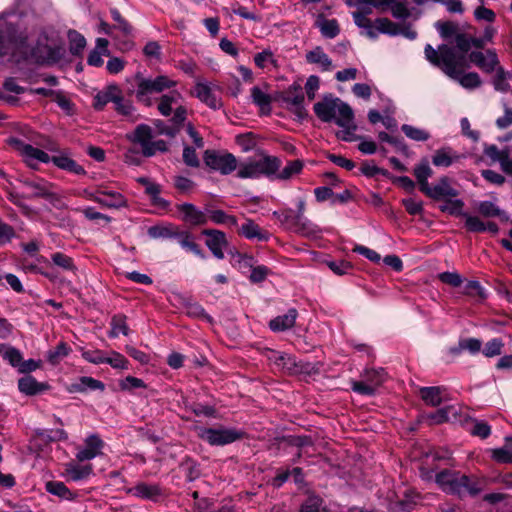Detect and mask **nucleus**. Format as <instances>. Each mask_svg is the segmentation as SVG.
Wrapping results in <instances>:
<instances>
[{
    "label": "nucleus",
    "instance_id": "38",
    "mask_svg": "<svg viewBox=\"0 0 512 512\" xmlns=\"http://www.w3.org/2000/svg\"><path fill=\"white\" fill-rule=\"evenodd\" d=\"M317 27L323 36L331 39L335 38L340 32L339 24L335 19L319 18L317 20Z\"/></svg>",
    "mask_w": 512,
    "mask_h": 512
},
{
    "label": "nucleus",
    "instance_id": "21",
    "mask_svg": "<svg viewBox=\"0 0 512 512\" xmlns=\"http://www.w3.org/2000/svg\"><path fill=\"white\" fill-rule=\"evenodd\" d=\"M298 312L291 308L286 314L275 317L269 322V327L274 332H281L292 328L295 325Z\"/></svg>",
    "mask_w": 512,
    "mask_h": 512
},
{
    "label": "nucleus",
    "instance_id": "37",
    "mask_svg": "<svg viewBox=\"0 0 512 512\" xmlns=\"http://www.w3.org/2000/svg\"><path fill=\"white\" fill-rule=\"evenodd\" d=\"M302 169L303 162L301 160L289 161L282 170H278L276 172L275 178L279 180H289L293 176L299 174Z\"/></svg>",
    "mask_w": 512,
    "mask_h": 512
},
{
    "label": "nucleus",
    "instance_id": "3",
    "mask_svg": "<svg viewBox=\"0 0 512 512\" xmlns=\"http://www.w3.org/2000/svg\"><path fill=\"white\" fill-rule=\"evenodd\" d=\"M350 6H355L357 9L352 13L355 24L363 30L370 39H376L379 33L388 34L391 36L398 35L399 25L394 23L388 18H377L374 22L368 18L372 14L374 6L371 0H346Z\"/></svg>",
    "mask_w": 512,
    "mask_h": 512
},
{
    "label": "nucleus",
    "instance_id": "19",
    "mask_svg": "<svg viewBox=\"0 0 512 512\" xmlns=\"http://www.w3.org/2000/svg\"><path fill=\"white\" fill-rule=\"evenodd\" d=\"M94 200L103 207L120 208L126 205V200L122 194L113 191L101 190L97 193Z\"/></svg>",
    "mask_w": 512,
    "mask_h": 512
},
{
    "label": "nucleus",
    "instance_id": "31",
    "mask_svg": "<svg viewBox=\"0 0 512 512\" xmlns=\"http://www.w3.org/2000/svg\"><path fill=\"white\" fill-rule=\"evenodd\" d=\"M444 389L441 387H423L420 389L422 400L430 406H439L443 401Z\"/></svg>",
    "mask_w": 512,
    "mask_h": 512
},
{
    "label": "nucleus",
    "instance_id": "48",
    "mask_svg": "<svg viewBox=\"0 0 512 512\" xmlns=\"http://www.w3.org/2000/svg\"><path fill=\"white\" fill-rule=\"evenodd\" d=\"M237 176L239 178H259V170L255 160H248L238 165Z\"/></svg>",
    "mask_w": 512,
    "mask_h": 512
},
{
    "label": "nucleus",
    "instance_id": "53",
    "mask_svg": "<svg viewBox=\"0 0 512 512\" xmlns=\"http://www.w3.org/2000/svg\"><path fill=\"white\" fill-rule=\"evenodd\" d=\"M106 364L115 369L126 370L128 369L129 361L122 354L112 351L110 356H106Z\"/></svg>",
    "mask_w": 512,
    "mask_h": 512
},
{
    "label": "nucleus",
    "instance_id": "8",
    "mask_svg": "<svg viewBox=\"0 0 512 512\" xmlns=\"http://www.w3.org/2000/svg\"><path fill=\"white\" fill-rule=\"evenodd\" d=\"M243 433L232 428H203L199 431V437L210 445H226L241 439Z\"/></svg>",
    "mask_w": 512,
    "mask_h": 512
},
{
    "label": "nucleus",
    "instance_id": "33",
    "mask_svg": "<svg viewBox=\"0 0 512 512\" xmlns=\"http://www.w3.org/2000/svg\"><path fill=\"white\" fill-rule=\"evenodd\" d=\"M207 216H208V220L212 221L213 223H215L217 225H226L228 227H234V226H237V224H238L235 216L229 215L220 209H214V210L207 209Z\"/></svg>",
    "mask_w": 512,
    "mask_h": 512
},
{
    "label": "nucleus",
    "instance_id": "13",
    "mask_svg": "<svg viewBox=\"0 0 512 512\" xmlns=\"http://www.w3.org/2000/svg\"><path fill=\"white\" fill-rule=\"evenodd\" d=\"M182 215V220L192 226L205 225L208 222L207 210L201 211L195 205L183 203L177 206Z\"/></svg>",
    "mask_w": 512,
    "mask_h": 512
},
{
    "label": "nucleus",
    "instance_id": "26",
    "mask_svg": "<svg viewBox=\"0 0 512 512\" xmlns=\"http://www.w3.org/2000/svg\"><path fill=\"white\" fill-rule=\"evenodd\" d=\"M458 195V191L454 189L447 177H442L437 184L432 187L431 198L434 200L454 198Z\"/></svg>",
    "mask_w": 512,
    "mask_h": 512
},
{
    "label": "nucleus",
    "instance_id": "24",
    "mask_svg": "<svg viewBox=\"0 0 512 512\" xmlns=\"http://www.w3.org/2000/svg\"><path fill=\"white\" fill-rule=\"evenodd\" d=\"M18 388L25 395H36L48 388L45 383L38 382L34 377L27 375L19 379Z\"/></svg>",
    "mask_w": 512,
    "mask_h": 512
},
{
    "label": "nucleus",
    "instance_id": "27",
    "mask_svg": "<svg viewBox=\"0 0 512 512\" xmlns=\"http://www.w3.org/2000/svg\"><path fill=\"white\" fill-rule=\"evenodd\" d=\"M108 40L105 38H98L96 40V48L92 50L88 56L87 62L91 66L99 67L102 66L104 61L102 56H108Z\"/></svg>",
    "mask_w": 512,
    "mask_h": 512
},
{
    "label": "nucleus",
    "instance_id": "41",
    "mask_svg": "<svg viewBox=\"0 0 512 512\" xmlns=\"http://www.w3.org/2000/svg\"><path fill=\"white\" fill-rule=\"evenodd\" d=\"M111 330L109 336L112 338L118 337L119 335L127 336L129 333L128 325L126 324V317L123 315H116L111 320Z\"/></svg>",
    "mask_w": 512,
    "mask_h": 512
},
{
    "label": "nucleus",
    "instance_id": "63",
    "mask_svg": "<svg viewBox=\"0 0 512 512\" xmlns=\"http://www.w3.org/2000/svg\"><path fill=\"white\" fill-rule=\"evenodd\" d=\"M474 17L478 21H486L492 23L495 21L496 15L491 9L480 5L475 9Z\"/></svg>",
    "mask_w": 512,
    "mask_h": 512
},
{
    "label": "nucleus",
    "instance_id": "60",
    "mask_svg": "<svg viewBox=\"0 0 512 512\" xmlns=\"http://www.w3.org/2000/svg\"><path fill=\"white\" fill-rule=\"evenodd\" d=\"M235 141L243 151L252 150L256 146L255 136L252 133L237 135Z\"/></svg>",
    "mask_w": 512,
    "mask_h": 512
},
{
    "label": "nucleus",
    "instance_id": "28",
    "mask_svg": "<svg viewBox=\"0 0 512 512\" xmlns=\"http://www.w3.org/2000/svg\"><path fill=\"white\" fill-rule=\"evenodd\" d=\"M306 61L311 64H317L323 71H330L333 68L332 60L323 51L321 47H316L306 54Z\"/></svg>",
    "mask_w": 512,
    "mask_h": 512
},
{
    "label": "nucleus",
    "instance_id": "12",
    "mask_svg": "<svg viewBox=\"0 0 512 512\" xmlns=\"http://www.w3.org/2000/svg\"><path fill=\"white\" fill-rule=\"evenodd\" d=\"M202 235L206 236V246L217 259L224 258L223 249L228 246V240L224 232L216 229H204Z\"/></svg>",
    "mask_w": 512,
    "mask_h": 512
},
{
    "label": "nucleus",
    "instance_id": "4",
    "mask_svg": "<svg viewBox=\"0 0 512 512\" xmlns=\"http://www.w3.org/2000/svg\"><path fill=\"white\" fill-rule=\"evenodd\" d=\"M158 112L164 116H171L172 126H164L159 128V133L170 137H174L183 127L186 119L188 109L184 104L182 94L177 90H171L166 94H162L157 102ZM160 127L159 125H157Z\"/></svg>",
    "mask_w": 512,
    "mask_h": 512
},
{
    "label": "nucleus",
    "instance_id": "14",
    "mask_svg": "<svg viewBox=\"0 0 512 512\" xmlns=\"http://www.w3.org/2000/svg\"><path fill=\"white\" fill-rule=\"evenodd\" d=\"M17 149L20 152L21 156L24 158L25 162L30 167H35V165L38 162H42V163L50 162V157L46 152H44L38 148H35L30 144H25L23 142H17Z\"/></svg>",
    "mask_w": 512,
    "mask_h": 512
},
{
    "label": "nucleus",
    "instance_id": "22",
    "mask_svg": "<svg viewBox=\"0 0 512 512\" xmlns=\"http://www.w3.org/2000/svg\"><path fill=\"white\" fill-rule=\"evenodd\" d=\"M238 233L249 240L266 241L269 238L267 232L263 231L253 220L247 219L239 229Z\"/></svg>",
    "mask_w": 512,
    "mask_h": 512
},
{
    "label": "nucleus",
    "instance_id": "2",
    "mask_svg": "<svg viewBox=\"0 0 512 512\" xmlns=\"http://www.w3.org/2000/svg\"><path fill=\"white\" fill-rule=\"evenodd\" d=\"M314 112L323 122L335 120L336 124L343 128L337 134L338 138L344 141L354 140L357 126L354 122V112L347 103L331 95L325 96L320 102L314 104Z\"/></svg>",
    "mask_w": 512,
    "mask_h": 512
},
{
    "label": "nucleus",
    "instance_id": "32",
    "mask_svg": "<svg viewBox=\"0 0 512 512\" xmlns=\"http://www.w3.org/2000/svg\"><path fill=\"white\" fill-rule=\"evenodd\" d=\"M66 471L74 480H81L92 476V466L83 462H70Z\"/></svg>",
    "mask_w": 512,
    "mask_h": 512
},
{
    "label": "nucleus",
    "instance_id": "55",
    "mask_svg": "<svg viewBox=\"0 0 512 512\" xmlns=\"http://www.w3.org/2000/svg\"><path fill=\"white\" fill-rule=\"evenodd\" d=\"M114 105L116 111L124 116H131L135 111L132 103L124 99L121 91L119 92L118 99L114 102Z\"/></svg>",
    "mask_w": 512,
    "mask_h": 512
},
{
    "label": "nucleus",
    "instance_id": "49",
    "mask_svg": "<svg viewBox=\"0 0 512 512\" xmlns=\"http://www.w3.org/2000/svg\"><path fill=\"white\" fill-rule=\"evenodd\" d=\"M401 130L408 138L414 141H426L430 138V134L426 130L412 125L404 124L402 125Z\"/></svg>",
    "mask_w": 512,
    "mask_h": 512
},
{
    "label": "nucleus",
    "instance_id": "16",
    "mask_svg": "<svg viewBox=\"0 0 512 512\" xmlns=\"http://www.w3.org/2000/svg\"><path fill=\"white\" fill-rule=\"evenodd\" d=\"M470 60L485 72H492L499 64L497 54L493 50L483 52H472Z\"/></svg>",
    "mask_w": 512,
    "mask_h": 512
},
{
    "label": "nucleus",
    "instance_id": "61",
    "mask_svg": "<svg viewBox=\"0 0 512 512\" xmlns=\"http://www.w3.org/2000/svg\"><path fill=\"white\" fill-rule=\"evenodd\" d=\"M283 360L278 361L276 367L284 372L293 373L296 372V360L293 356L282 353Z\"/></svg>",
    "mask_w": 512,
    "mask_h": 512
},
{
    "label": "nucleus",
    "instance_id": "18",
    "mask_svg": "<svg viewBox=\"0 0 512 512\" xmlns=\"http://www.w3.org/2000/svg\"><path fill=\"white\" fill-rule=\"evenodd\" d=\"M462 156L450 147H444L435 151L432 163L436 167H449L460 161Z\"/></svg>",
    "mask_w": 512,
    "mask_h": 512
},
{
    "label": "nucleus",
    "instance_id": "51",
    "mask_svg": "<svg viewBox=\"0 0 512 512\" xmlns=\"http://www.w3.org/2000/svg\"><path fill=\"white\" fill-rule=\"evenodd\" d=\"M46 489L62 499L68 500L73 497V493L64 485V482H46Z\"/></svg>",
    "mask_w": 512,
    "mask_h": 512
},
{
    "label": "nucleus",
    "instance_id": "6",
    "mask_svg": "<svg viewBox=\"0 0 512 512\" xmlns=\"http://www.w3.org/2000/svg\"><path fill=\"white\" fill-rule=\"evenodd\" d=\"M21 183L28 190L26 198H43L56 208H61L63 206L61 197L54 191L53 184L48 181L39 178H25Z\"/></svg>",
    "mask_w": 512,
    "mask_h": 512
},
{
    "label": "nucleus",
    "instance_id": "43",
    "mask_svg": "<svg viewBox=\"0 0 512 512\" xmlns=\"http://www.w3.org/2000/svg\"><path fill=\"white\" fill-rule=\"evenodd\" d=\"M509 78H512V73L498 69L493 81L495 89L502 92L511 91L512 80Z\"/></svg>",
    "mask_w": 512,
    "mask_h": 512
},
{
    "label": "nucleus",
    "instance_id": "64",
    "mask_svg": "<svg viewBox=\"0 0 512 512\" xmlns=\"http://www.w3.org/2000/svg\"><path fill=\"white\" fill-rule=\"evenodd\" d=\"M300 512H326V510L322 507L321 499L311 497L302 505Z\"/></svg>",
    "mask_w": 512,
    "mask_h": 512
},
{
    "label": "nucleus",
    "instance_id": "52",
    "mask_svg": "<svg viewBox=\"0 0 512 512\" xmlns=\"http://www.w3.org/2000/svg\"><path fill=\"white\" fill-rule=\"evenodd\" d=\"M464 207V203L459 199L446 198L444 204L440 206L442 212H447L451 215H462V209Z\"/></svg>",
    "mask_w": 512,
    "mask_h": 512
},
{
    "label": "nucleus",
    "instance_id": "20",
    "mask_svg": "<svg viewBox=\"0 0 512 512\" xmlns=\"http://www.w3.org/2000/svg\"><path fill=\"white\" fill-rule=\"evenodd\" d=\"M259 177L264 175L267 177L275 176L281 167V160L276 156L263 155L260 159L255 160Z\"/></svg>",
    "mask_w": 512,
    "mask_h": 512
},
{
    "label": "nucleus",
    "instance_id": "62",
    "mask_svg": "<svg viewBox=\"0 0 512 512\" xmlns=\"http://www.w3.org/2000/svg\"><path fill=\"white\" fill-rule=\"evenodd\" d=\"M254 62L257 67L259 68H265L268 64H274L275 65V59L273 57V53L270 50H264L261 53H257L254 56Z\"/></svg>",
    "mask_w": 512,
    "mask_h": 512
},
{
    "label": "nucleus",
    "instance_id": "23",
    "mask_svg": "<svg viewBox=\"0 0 512 512\" xmlns=\"http://www.w3.org/2000/svg\"><path fill=\"white\" fill-rule=\"evenodd\" d=\"M33 57L38 63H54L62 57V49L52 48L50 46H38L33 51Z\"/></svg>",
    "mask_w": 512,
    "mask_h": 512
},
{
    "label": "nucleus",
    "instance_id": "7",
    "mask_svg": "<svg viewBox=\"0 0 512 512\" xmlns=\"http://www.w3.org/2000/svg\"><path fill=\"white\" fill-rule=\"evenodd\" d=\"M152 128L146 124L138 125L129 139L141 146V153L145 157L154 156L157 152H165L167 144L164 140L152 141Z\"/></svg>",
    "mask_w": 512,
    "mask_h": 512
},
{
    "label": "nucleus",
    "instance_id": "25",
    "mask_svg": "<svg viewBox=\"0 0 512 512\" xmlns=\"http://www.w3.org/2000/svg\"><path fill=\"white\" fill-rule=\"evenodd\" d=\"M120 88L117 85H110L97 93L94 97V107L102 110L109 102L114 103L118 99Z\"/></svg>",
    "mask_w": 512,
    "mask_h": 512
},
{
    "label": "nucleus",
    "instance_id": "58",
    "mask_svg": "<svg viewBox=\"0 0 512 512\" xmlns=\"http://www.w3.org/2000/svg\"><path fill=\"white\" fill-rule=\"evenodd\" d=\"M145 387L146 385L142 379L133 376H127L126 378L119 381V388L124 391H131L136 388Z\"/></svg>",
    "mask_w": 512,
    "mask_h": 512
},
{
    "label": "nucleus",
    "instance_id": "44",
    "mask_svg": "<svg viewBox=\"0 0 512 512\" xmlns=\"http://www.w3.org/2000/svg\"><path fill=\"white\" fill-rule=\"evenodd\" d=\"M476 209L484 217H500L502 219H507L506 214L490 201L480 202Z\"/></svg>",
    "mask_w": 512,
    "mask_h": 512
},
{
    "label": "nucleus",
    "instance_id": "5",
    "mask_svg": "<svg viewBox=\"0 0 512 512\" xmlns=\"http://www.w3.org/2000/svg\"><path fill=\"white\" fill-rule=\"evenodd\" d=\"M135 81V98L139 103L147 107L153 105V94L163 93L164 91L170 90L177 85L175 80L166 75H158L154 78H146L143 77L140 73H137L135 76Z\"/></svg>",
    "mask_w": 512,
    "mask_h": 512
},
{
    "label": "nucleus",
    "instance_id": "15",
    "mask_svg": "<svg viewBox=\"0 0 512 512\" xmlns=\"http://www.w3.org/2000/svg\"><path fill=\"white\" fill-rule=\"evenodd\" d=\"M479 483L480 482H438L443 491L457 493L460 497L478 494L482 490L481 487H476Z\"/></svg>",
    "mask_w": 512,
    "mask_h": 512
},
{
    "label": "nucleus",
    "instance_id": "30",
    "mask_svg": "<svg viewBox=\"0 0 512 512\" xmlns=\"http://www.w3.org/2000/svg\"><path fill=\"white\" fill-rule=\"evenodd\" d=\"M50 161H52L58 168L76 175L85 174L84 168L66 155L53 156L50 158Z\"/></svg>",
    "mask_w": 512,
    "mask_h": 512
},
{
    "label": "nucleus",
    "instance_id": "29",
    "mask_svg": "<svg viewBox=\"0 0 512 512\" xmlns=\"http://www.w3.org/2000/svg\"><path fill=\"white\" fill-rule=\"evenodd\" d=\"M179 243V245L186 249L187 251L192 252L193 254L199 256L200 258H205V254L199 247V245L195 242L194 237L185 231L175 232V237Z\"/></svg>",
    "mask_w": 512,
    "mask_h": 512
},
{
    "label": "nucleus",
    "instance_id": "54",
    "mask_svg": "<svg viewBox=\"0 0 512 512\" xmlns=\"http://www.w3.org/2000/svg\"><path fill=\"white\" fill-rule=\"evenodd\" d=\"M70 348L67 344L61 342L54 350L48 352V360L52 364H57L61 359L69 354Z\"/></svg>",
    "mask_w": 512,
    "mask_h": 512
},
{
    "label": "nucleus",
    "instance_id": "50",
    "mask_svg": "<svg viewBox=\"0 0 512 512\" xmlns=\"http://www.w3.org/2000/svg\"><path fill=\"white\" fill-rule=\"evenodd\" d=\"M0 353H3V358L7 360L13 367H19L22 360V354L18 349L1 345Z\"/></svg>",
    "mask_w": 512,
    "mask_h": 512
},
{
    "label": "nucleus",
    "instance_id": "40",
    "mask_svg": "<svg viewBox=\"0 0 512 512\" xmlns=\"http://www.w3.org/2000/svg\"><path fill=\"white\" fill-rule=\"evenodd\" d=\"M390 10L392 16L396 19H407L411 16H415V18H417L420 15V12L414 14V9L410 10L408 8V2L406 0H398L390 7Z\"/></svg>",
    "mask_w": 512,
    "mask_h": 512
},
{
    "label": "nucleus",
    "instance_id": "1",
    "mask_svg": "<svg viewBox=\"0 0 512 512\" xmlns=\"http://www.w3.org/2000/svg\"><path fill=\"white\" fill-rule=\"evenodd\" d=\"M427 61L466 89H475L481 85V79L475 72L464 73L468 67L466 57L458 54L454 47L442 44L434 49L430 44L424 48Z\"/></svg>",
    "mask_w": 512,
    "mask_h": 512
},
{
    "label": "nucleus",
    "instance_id": "9",
    "mask_svg": "<svg viewBox=\"0 0 512 512\" xmlns=\"http://www.w3.org/2000/svg\"><path fill=\"white\" fill-rule=\"evenodd\" d=\"M204 160L207 166L223 175L232 173L238 167V161L231 153L206 151Z\"/></svg>",
    "mask_w": 512,
    "mask_h": 512
},
{
    "label": "nucleus",
    "instance_id": "35",
    "mask_svg": "<svg viewBox=\"0 0 512 512\" xmlns=\"http://www.w3.org/2000/svg\"><path fill=\"white\" fill-rule=\"evenodd\" d=\"M105 385L92 377H80L78 382L72 385V390L76 392H84L86 390H104Z\"/></svg>",
    "mask_w": 512,
    "mask_h": 512
},
{
    "label": "nucleus",
    "instance_id": "45",
    "mask_svg": "<svg viewBox=\"0 0 512 512\" xmlns=\"http://www.w3.org/2000/svg\"><path fill=\"white\" fill-rule=\"evenodd\" d=\"M51 260L54 265L57 267L75 273L77 268L74 264L73 259L61 252H56L51 255Z\"/></svg>",
    "mask_w": 512,
    "mask_h": 512
},
{
    "label": "nucleus",
    "instance_id": "56",
    "mask_svg": "<svg viewBox=\"0 0 512 512\" xmlns=\"http://www.w3.org/2000/svg\"><path fill=\"white\" fill-rule=\"evenodd\" d=\"M436 29L438 30V32L442 38L447 39V38L457 34L458 26H457V24L450 22V21H445V22L438 21L436 23Z\"/></svg>",
    "mask_w": 512,
    "mask_h": 512
},
{
    "label": "nucleus",
    "instance_id": "39",
    "mask_svg": "<svg viewBox=\"0 0 512 512\" xmlns=\"http://www.w3.org/2000/svg\"><path fill=\"white\" fill-rule=\"evenodd\" d=\"M292 230L300 235L303 236H314L318 232L317 226L312 224L309 220H307L305 217L293 219V226Z\"/></svg>",
    "mask_w": 512,
    "mask_h": 512
},
{
    "label": "nucleus",
    "instance_id": "17",
    "mask_svg": "<svg viewBox=\"0 0 512 512\" xmlns=\"http://www.w3.org/2000/svg\"><path fill=\"white\" fill-rule=\"evenodd\" d=\"M127 493L145 499L155 500L161 496L160 487L153 482H136L134 486L125 488Z\"/></svg>",
    "mask_w": 512,
    "mask_h": 512
},
{
    "label": "nucleus",
    "instance_id": "57",
    "mask_svg": "<svg viewBox=\"0 0 512 512\" xmlns=\"http://www.w3.org/2000/svg\"><path fill=\"white\" fill-rule=\"evenodd\" d=\"M504 344L501 339L494 338L488 341L484 347L483 354L486 357H494L500 355Z\"/></svg>",
    "mask_w": 512,
    "mask_h": 512
},
{
    "label": "nucleus",
    "instance_id": "47",
    "mask_svg": "<svg viewBox=\"0 0 512 512\" xmlns=\"http://www.w3.org/2000/svg\"><path fill=\"white\" fill-rule=\"evenodd\" d=\"M363 379L377 391V389L385 382L386 373L382 368L367 370Z\"/></svg>",
    "mask_w": 512,
    "mask_h": 512
},
{
    "label": "nucleus",
    "instance_id": "34",
    "mask_svg": "<svg viewBox=\"0 0 512 512\" xmlns=\"http://www.w3.org/2000/svg\"><path fill=\"white\" fill-rule=\"evenodd\" d=\"M491 457L499 463H512V437H506L501 448L492 449Z\"/></svg>",
    "mask_w": 512,
    "mask_h": 512
},
{
    "label": "nucleus",
    "instance_id": "59",
    "mask_svg": "<svg viewBox=\"0 0 512 512\" xmlns=\"http://www.w3.org/2000/svg\"><path fill=\"white\" fill-rule=\"evenodd\" d=\"M465 217V226L470 232H485L484 223L479 217L463 214Z\"/></svg>",
    "mask_w": 512,
    "mask_h": 512
},
{
    "label": "nucleus",
    "instance_id": "46",
    "mask_svg": "<svg viewBox=\"0 0 512 512\" xmlns=\"http://www.w3.org/2000/svg\"><path fill=\"white\" fill-rule=\"evenodd\" d=\"M69 49L73 55H79L86 46L84 36L74 30L68 32Z\"/></svg>",
    "mask_w": 512,
    "mask_h": 512
},
{
    "label": "nucleus",
    "instance_id": "10",
    "mask_svg": "<svg viewBox=\"0 0 512 512\" xmlns=\"http://www.w3.org/2000/svg\"><path fill=\"white\" fill-rule=\"evenodd\" d=\"M216 86L198 80L194 86L193 95L211 109L217 110L222 107L221 99L216 95Z\"/></svg>",
    "mask_w": 512,
    "mask_h": 512
},
{
    "label": "nucleus",
    "instance_id": "36",
    "mask_svg": "<svg viewBox=\"0 0 512 512\" xmlns=\"http://www.w3.org/2000/svg\"><path fill=\"white\" fill-rule=\"evenodd\" d=\"M251 98L252 101L260 107L261 111L269 112L270 104L272 102L271 96L264 90H262L258 86H254L251 89Z\"/></svg>",
    "mask_w": 512,
    "mask_h": 512
},
{
    "label": "nucleus",
    "instance_id": "42",
    "mask_svg": "<svg viewBox=\"0 0 512 512\" xmlns=\"http://www.w3.org/2000/svg\"><path fill=\"white\" fill-rule=\"evenodd\" d=\"M68 438L67 433L63 429L41 430L36 433L34 442L38 441H61Z\"/></svg>",
    "mask_w": 512,
    "mask_h": 512
},
{
    "label": "nucleus",
    "instance_id": "11",
    "mask_svg": "<svg viewBox=\"0 0 512 512\" xmlns=\"http://www.w3.org/2000/svg\"><path fill=\"white\" fill-rule=\"evenodd\" d=\"M104 442L96 434L89 435L83 445L77 448L76 460L84 462L95 458L102 453Z\"/></svg>",
    "mask_w": 512,
    "mask_h": 512
}]
</instances>
